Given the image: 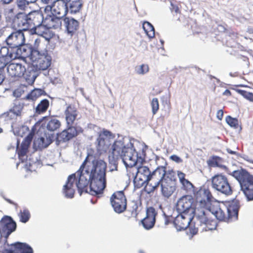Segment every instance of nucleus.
<instances>
[{"label": "nucleus", "instance_id": "1", "mask_svg": "<svg viewBox=\"0 0 253 253\" xmlns=\"http://www.w3.org/2000/svg\"><path fill=\"white\" fill-rule=\"evenodd\" d=\"M106 164L100 159L88 161L86 157L80 169L69 175L63 192L68 198L74 197L77 187L80 195L84 192L92 195L101 194L106 187Z\"/></svg>", "mask_w": 253, "mask_h": 253}, {"label": "nucleus", "instance_id": "2", "mask_svg": "<svg viewBox=\"0 0 253 253\" xmlns=\"http://www.w3.org/2000/svg\"><path fill=\"white\" fill-rule=\"evenodd\" d=\"M136 141L127 137H120L115 140L109 150L108 156L110 171L117 170L118 160H122L126 167H132L144 161L143 150L138 154L134 148Z\"/></svg>", "mask_w": 253, "mask_h": 253}, {"label": "nucleus", "instance_id": "3", "mask_svg": "<svg viewBox=\"0 0 253 253\" xmlns=\"http://www.w3.org/2000/svg\"><path fill=\"white\" fill-rule=\"evenodd\" d=\"M194 206L193 199L191 196L187 195L182 197L178 201L176 209L180 213H189L195 216L194 228L191 229V232L193 235H195L199 230L202 232L205 231L206 226L203 223L205 219V212Z\"/></svg>", "mask_w": 253, "mask_h": 253}, {"label": "nucleus", "instance_id": "4", "mask_svg": "<svg viewBox=\"0 0 253 253\" xmlns=\"http://www.w3.org/2000/svg\"><path fill=\"white\" fill-rule=\"evenodd\" d=\"M153 178L157 179L152 183V187L156 189L160 185L164 196L169 198L175 191L176 176L173 170L167 171L165 167H159L156 169Z\"/></svg>", "mask_w": 253, "mask_h": 253}, {"label": "nucleus", "instance_id": "5", "mask_svg": "<svg viewBox=\"0 0 253 253\" xmlns=\"http://www.w3.org/2000/svg\"><path fill=\"white\" fill-rule=\"evenodd\" d=\"M196 207L206 213L204 215L205 219L203 223L205 224V231L214 230L216 228V222L210 217V208L211 206V199L212 195L209 189L201 188L195 194Z\"/></svg>", "mask_w": 253, "mask_h": 253}, {"label": "nucleus", "instance_id": "6", "mask_svg": "<svg viewBox=\"0 0 253 253\" xmlns=\"http://www.w3.org/2000/svg\"><path fill=\"white\" fill-rule=\"evenodd\" d=\"M230 174L238 181L247 200L253 201V176L242 169L234 170Z\"/></svg>", "mask_w": 253, "mask_h": 253}, {"label": "nucleus", "instance_id": "7", "mask_svg": "<svg viewBox=\"0 0 253 253\" xmlns=\"http://www.w3.org/2000/svg\"><path fill=\"white\" fill-rule=\"evenodd\" d=\"M33 135L32 133H29L24 139L21 143L20 148L18 150L19 159L21 163H24V167L30 171H35L40 163L38 161H31L30 159L27 160V153L31 142L33 139Z\"/></svg>", "mask_w": 253, "mask_h": 253}, {"label": "nucleus", "instance_id": "8", "mask_svg": "<svg viewBox=\"0 0 253 253\" xmlns=\"http://www.w3.org/2000/svg\"><path fill=\"white\" fill-rule=\"evenodd\" d=\"M156 171V169L151 172L149 169L146 166H139L136 169V172L134 177L133 182L138 188L146 185L150 182V185L152 187V183L157 179L153 178V175Z\"/></svg>", "mask_w": 253, "mask_h": 253}, {"label": "nucleus", "instance_id": "9", "mask_svg": "<svg viewBox=\"0 0 253 253\" xmlns=\"http://www.w3.org/2000/svg\"><path fill=\"white\" fill-rule=\"evenodd\" d=\"M210 215H213L219 220L229 221L235 220L237 219L239 206L235 203H232L229 205L227 208L228 217H226L224 212L219 206L214 207L211 206L209 209Z\"/></svg>", "mask_w": 253, "mask_h": 253}, {"label": "nucleus", "instance_id": "10", "mask_svg": "<svg viewBox=\"0 0 253 253\" xmlns=\"http://www.w3.org/2000/svg\"><path fill=\"white\" fill-rule=\"evenodd\" d=\"M211 187L215 190L229 196L232 194V190L227 178L224 175L218 174L212 177Z\"/></svg>", "mask_w": 253, "mask_h": 253}, {"label": "nucleus", "instance_id": "11", "mask_svg": "<svg viewBox=\"0 0 253 253\" xmlns=\"http://www.w3.org/2000/svg\"><path fill=\"white\" fill-rule=\"evenodd\" d=\"M51 57L48 55L47 51L42 53L34 51L31 55L32 65L39 72L46 70L50 65Z\"/></svg>", "mask_w": 253, "mask_h": 253}, {"label": "nucleus", "instance_id": "12", "mask_svg": "<svg viewBox=\"0 0 253 253\" xmlns=\"http://www.w3.org/2000/svg\"><path fill=\"white\" fill-rule=\"evenodd\" d=\"M65 0H57L51 5H47L44 8V14H50L54 16L63 18L68 11Z\"/></svg>", "mask_w": 253, "mask_h": 253}, {"label": "nucleus", "instance_id": "13", "mask_svg": "<svg viewBox=\"0 0 253 253\" xmlns=\"http://www.w3.org/2000/svg\"><path fill=\"white\" fill-rule=\"evenodd\" d=\"M114 138V135L110 131L103 129L99 133L96 140V149L100 154L105 153L111 145V141Z\"/></svg>", "mask_w": 253, "mask_h": 253}, {"label": "nucleus", "instance_id": "14", "mask_svg": "<svg viewBox=\"0 0 253 253\" xmlns=\"http://www.w3.org/2000/svg\"><path fill=\"white\" fill-rule=\"evenodd\" d=\"M14 50L13 48H10V50L9 48L6 46H2L0 48V77L2 79L0 84L5 79L3 68L10 61L16 58Z\"/></svg>", "mask_w": 253, "mask_h": 253}, {"label": "nucleus", "instance_id": "15", "mask_svg": "<svg viewBox=\"0 0 253 253\" xmlns=\"http://www.w3.org/2000/svg\"><path fill=\"white\" fill-rule=\"evenodd\" d=\"M195 217L194 215L180 213L174 219L173 224L177 231H181L186 229L189 227L190 233L193 235L191 232V229L194 228V225H192L191 223L192 220Z\"/></svg>", "mask_w": 253, "mask_h": 253}, {"label": "nucleus", "instance_id": "16", "mask_svg": "<svg viewBox=\"0 0 253 253\" xmlns=\"http://www.w3.org/2000/svg\"><path fill=\"white\" fill-rule=\"evenodd\" d=\"M114 211L120 213L126 209V200L123 191L115 192L110 198Z\"/></svg>", "mask_w": 253, "mask_h": 253}, {"label": "nucleus", "instance_id": "17", "mask_svg": "<svg viewBox=\"0 0 253 253\" xmlns=\"http://www.w3.org/2000/svg\"><path fill=\"white\" fill-rule=\"evenodd\" d=\"M16 228V222L10 216H5L0 221V233L5 238H7Z\"/></svg>", "mask_w": 253, "mask_h": 253}, {"label": "nucleus", "instance_id": "18", "mask_svg": "<svg viewBox=\"0 0 253 253\" xmlns=\"http://www.w3.org/2000/svg\"><path fill=\"white\" fill-rule=\"evenodd\" d=\"M25 41L23 32L18 30L9 35L5 41L10 48L15 49V48L24 44Z\"/></svg>", "mask_w": 253, "mask_h": 253}, {"label": "nucleus", "instance_id": "19", "mask_svg": "<svg viewBox=\"0 0 253 253\" xmlns=\"http://www.w3.org/2000/svg\"><path fill=\"white\" fill-rule=\"evenodd\" d=\"M29 20L30 22L31 29L36 27V32L43 29L44 15L38 11H34L28 13Z\"/></svg>", "mask_w": 253, "mask_h": 253}, {"label": "nucleus", "instance_id": "20", "mask_svg": "<svg viewBox=\"0 0 253 253\" xmlns=\"http://www.w3.org/2000/svg\"><path fill=\"white\" fill-rule=\"evenodd\" d=\"M68 35L72 36L79 28L78 21L71 17H66L62 19V26Z\"/></svg>", "mask_w": 253, "mask_h": 253}, {"label": "nucleus", "instance_id": "21", "mask_svg": "<svg viewBox=\"0 0 253 253\" xmlns=\"http://www.w3.org/2000/svg\"><path fill=\"white\" fill-rule=\"evenodd\" d=\"M45 15L43 21V29H60L62 26V19L60 17L54 16L50 14H44Z\"/></svg>", "mask_w": 253, "mask_h": 253}, {"label": "nucleus", "instance_id": "22", "mask_svg": "<svg viewBox=\"0 0 253 253\" xmlns=\"http://www.w3.org/2000/svg\"><path fill=\"white\" fill-rule=\"evenodd\" d=\"M7 71L9 76L13 78H20L26 72L25 66L19 63H10L7 65Z\"/></svg>", "mask_w": 253, "mask_h": 253}, {"label": "nucleus", "instance_id": "23", "mask_svg": "<svg viewBox=\"0 0 253 253\" xmlns=\"http://www.w3.org/2000/svg\"><path fill=\"white\" fill-rule=\"evenodd\" d=\"M3 253H33V250L26 243L17 242L12 245L10 249L5 250Z\"/></svg>", "mask_w": 253, "mask_h": 253}, {"label": "nucleus", "instance_id": "24", "mask_svg": "<svg viewBox=\"0 0 253 253\" xmlns=\"http://www.w3.org/2000/svg\"><path fill=\"white\" fill-rule=\"evenodd\" d=\"M53 136L44 133L42 136L36 138L34 141V147L36 149H42L47 147L52 142Z\"/></svg>", "mask_w": 253, "mask_h": 253}, {"label": "nucleus", "instance_id": "25", "mask_svg": "<svg viewBox=\"0 0 253 253\" xmlns=\"http://www.w3.org/2000/svg\"><path fill=\"white\" fill-rule=\"evenodd\" d=\"M156 211L154 208L149 207L147 209L146 217L141 221L144 228L150 229L152 228L155 223Z\"/></svg>", "mask_w": 253, "mask_h": 253}, {"label": "nucleus", "instance_id": "26", "mask_svg": "<svg viewBox=\"0 0 253 253\" xmlns=\"http://www.w3.org/2000/svg\"><path fill=\"white\" fill-rule=\"evenodd\" d=\"M80 129L74 126H69L58 135V139L59 141H67L77 135Z\"/></svg>", "mask_w": 253, "mask_h": 253}, {"label": "nucleus", "instance_id": "27", "mask_svg": "<svg viewBox=\"0 0 253 253\" xmlns=\"http://www.w3.org/2000/svg\"><path fill=\"white\" fill-rule=\"evenodd\" d=\"M15 22L21 31L31 29L30 22L29 20L28 14L19 13L17 14Z\"/></svg>", "mask_w": 253, "mask_h": 253}, {"label": "nucleus", "instance_id": "28", "mask_svg": "<svg viewBox=\"0 0 253 253\" xmlns=\"http://www.w3.org/2000/svg\"><path fill=\"white\" fill-rule=\"evenodd\" d=\"M39 71L37 70L35 67L32 65L26 69V72L24 73L22 77L25 79L26 82L29 84H32L34 83L36 78L38 76Z\"/></svg>", "mask_w": 253, "mask_h": 253}, {"label": "nucleus", "instance_id": "29", "mask_svg": "<svg viewBox=\"0 0 253 253\" xmlns=\"http://www.w3.org/2000/svg\"><path fill=\"white\" fill-rule=\"evenodd\" d=\"M14 51L15 55H16V58L29 57L30 59H31L32 51L31 48L24 45V44L15 48Z\"/></svg>", "mask_w": 253, "mask_h": 253}, {"label": "nucleus", "instance_id": "30", "mask_svg": "<svg viewBox=\"0 0 253 253\" xmlns=\"http://www.w3.org/2000/svg\"><path fill=\"white\" fill-rule=\"evenodd\" d=\"M65 115L68 125H72L78 117L79 113L74 107L70 106L66 110Z\"/></svg>", "mask_w": 253, "mask_h": 253}, {"label": "nucleus", "instance_id": "31", "mask_svg": "<svg viewBox=\"0 0 253 253\" xmlns=\"http://www.w3.org/2000/svg\"><path fill=\"white\" fill-rule=\"evenodd\" d=\"M23 108V105L19 102H16L14 103V106L7 112V116L12 117V115L14 116H19L22 114Z\"/></svg>", "mask_w": 253, "mask_h": 253}, {"label": "nucleus", "instance_id": "32", "mask_svg": "<svg viewBox=\"0 0 253 253\" xmlns=\"http://www.w3.org/2000/svg\"><path fill=\"white\" fill-rule=\"evenodd\" d=\"M18 216L20 222L26 223L31 218V213L29 210L26 208H23L18 213Z\"/></svg>", "mask_w": 253, "mask_h": 253}, {"label": "nucleus", "instance_id": "33", "mask_svg": "<svg viewBox=\"0 0 253 253\" xmlns=\"http://www.w3.org/2000/svg\"><path fill=\"white\" fill-rule=\"evenodd\" d=\"M143 29L147 36L152 39L155 36V29L153 26L149 22L145 21L143 23Z\"/></svg>", "mask_w": 253, "mask_h": 253}, {"label": "nucleus", "instance_id": "34", "mask_svg": "<svg viewBox=\"0 0 253 253\" xmlns=\"http://www.w3.org/2000/svg\"><path fill=\"white\" fill-rule=\"evenodd\" d=\"M37 0H17L16 3L18 8L22 10H25L30 7V4L35 3Z\"/></svg>", "mask_w": 253, "mask_h": 253}, {"label": "nucleus", "instance_id": "35", "mask_svg": "<svg viewBox=\"0 0 253 253\" xmlns=\"http://www.w3.org/2000/svg\"><path fill=\"white\" fill-rule=\"evenodd\" d=\"M69 2V9L68 10L72 14L76 13L80 10L82 3L81 1H72Z\"/></svg>", "mask_w": 253, "mask_h": 253}, {"label": "nucleus", "instance_id": "36", "mask_svg": "<svg viewBox=\"0 0 253 253\" xmlns=\"http://www.w3.org/2000/svg\"><path fill=\"white\" fill-rule=\"evenodd\" d=\"M60 125V122L59 120L55 118H52L48 121L46 127L48 130L53 131L58 129Z\"/></svg>", "mask_w": 253, "mask_h": 253}, {"label": "nucleus", "instance_id": "37", "mask_svg": "<svg viewBox=\"0 0 253 253\" xmlns=\"http://www.w3.org/2000/svg\"><path fill=\"white\" fill-rule=\"evenodd\" d=\"M44 92V91L42 89H35L27 95L26 98L28 100L34 101L43 94Z\"/></svg>", "mask_w": 253, "mask_h": 253}, {"label": "nucleus", "instance_id": "38", "mask_svg": "<svg viewBox=\"0 0 253 253\" xmlns=\"http://www.w3.org/2000/svg\"><path fill=\"white\" fill-rule=\"evenodd\" d=\"M49 106V101L47 99H43L38 105L36 108V113L37 114H41L44 112Z\"/></svg>", "mask_w": 253, "mask_h": 253}, {"label": "nucleus", "instance_id": "39", "mask_svg": "<svg viewBox=\"0 0 253 253\" xmlns=\"http://www.w3.org/2000/svg\"><path fill=\"white\" fill-rule=\"evenodd\" d=\"M149 70L148 65L145 64L137 65L134 68L135 73L139 75H144L147 74Z\"/></svg>", "mask_w": 253, "mask_h": 253}, {"label": "nucleus", "instance_id": "40", "mask_svg": "<svg viewBox=\"0 0 253 253\" xmlns=\"http://www.w3.org/2000/svg\"><path fill=\"white\" fill-rule=\"evenodd\" d=\"M44 47V44L42 42H41L40 40L36 39L35 41L33 47L31 48L32 53L31 55L33 53L34 51H37L38 52L42 53L43 51V48Z\"/></svg>", "mask_w": 253, "mask_h": 253}, {"label": "nucleus", "instance_id": "41", "mask_svg": "<svg viewBox=\"0 0 253 253\" xmlns=\"http://www.w3.org/2000/svg\"><path fill=\"white\" fill-rule=\"evenodd\" d=\"M221 160L220 157L218 156H213L209 158L207 161V164L209 167H220L219 162Z\"/></svg>", "mask_w": 253, "mask_h": 253}, {"label": "nucleus", "instance_id": "42", "mask_svg": "<svg viewBox=\"0 0 253 253\" xmlns=\"http://www.w3.org/2000/svg\"><path fill=\"white\" fill-rule=\"evenodd\" d=\"M226 122L231 127H234V128H237L239 124H238V120L237 119L235 118H232L230 116H228L226 118Z\"/></svg>", "mask_w": 253, "mask_h": 253}, {"label": "nucleus", "instance_id": "43", "mask_svg": "<svg viewBox=\"0 0 253 253\" xmlns=\"http://www.w3.org/2000/svg\"><path fill=\"white\" fill-rule=\"evenodd\" d=\"M49 29H44L42 32V30L39 31V32H37L38 34L41 35L43 38H44L46 41H49L53 37V34L51 33L49 30Z\"/></svg>", "mask_w": 253, "mask_h": 253}, {"label": "nucleus", "instance_id": "44", "mask_svg": "<svg viewBox=\"0 0 253 253\" xmlns=\"http://www.w3.org/2000/svg\"><path fill=\"white\" fill-rule=\"evenodd\" d=\"M237 92L247 99L253 102V93L241 89H238Z\"/></svg>", "mask_w": 253, "mask_h": 253}, {"label": "nucleus", "instance_id": "45", "mask_svg": "<svg viewBox=\"0 0 253 253\" xmlns=\"http://www.w3.org/2000/svg\"><path fill=\"white\" fill-rule=\"evenodd\" d=\"M151 105L152 107V111L153 115L157 112L159 108L158 99L157 98H154L151 101Z\"/></svg>", "mask_w": 253, "mask_h": 253}, {"label": "nucleus", "instance_id": "46", "mask_svg": "<svg viewBox=\"0 0 253 253\" xmlns=\"http://www.w3.org/2000/svg\"><path fill=\"white\" fill-rule=\"evenodd\" d=\"M180 183L182 184V185L184 188L187 189L190 188L193 186L192 183L186 179Z\"/></svg>", "mask_w": 253, "mask_h": 253}, {"label": "nucleus", "instance_id": "47", "mask_svg": "<svg viewBox=\"0 0 253 253\" xmlns=\"http://www.w3.org/2000/svg\"><path fill=\"white\" fill-rule=\"evenodd\" d=\"M170 159L176 163H181L182 162V160L176 155H171L170 157Z\"/></svg>", "mask_w": 253, "mask_h": 253}, {"label": "nucleus", "instance_id": "48", "mask_svg": "<svg viewBox=\"0 0 253 253\" xmlns=\"http://www.w3.org/2000/svg\"><path fill=\"white\" fill-rule=\"evenodd\" d=\"M177 176L180 182L185 179V174L181 171H177Z\"/></svg>", "mask_w": 253, "mask_h": 253}, {"label": "nucleus", "instance_id": "49", "mask_svg": "<svg viewBox=\"0 0 253 253\" xmlns=\"http://www.w3.org/2000/svg\"><path fill=\"white\" fill-rule=\"evenodd\" d=\"M223 116V112L222 110H219L216 113V117L219 120H221Z\"/></svg>", "mask_w": 253, "mask_h": 253}, {"label": "nucleus", "instance_id": "50", "mask_svg": "<svg viewBox=\"0 0 253 253\" xmlns=\"http://www.w3.org/2000/svg\"><path fill=\"white\" fill-rule=\"evenodd\" d=\"M42 2L47 4V5H51L52 4L54 1H55V0H41Z\"/></svg>", "mask_w": 253, "mask_h": 253}, {"label": "nucleus", "instance_id": "51", "mask_svg": "<svg viewBox=\"0 0 253 253\" xmlns=\"http://www.w3.org/2000/svg\"><path fill=\"white\" fill-rule=\"evenodd\" d=\"M4 199L7 201L9 203L11 204H13V205L15 206V208L17 209V207H18V205L17 204L13 202L11 200H10V199H6V198H4Z\"/></svg>", "mask_w": 253, "mask_h": 253}, {"label": "nucleus", "instance_id": "52", "mask_svg": "<svg viewBox=\"0 0 253 253\" xmlns=\"http://www.w3.org/2000/svg\"><path fill=\"white\" fill-rule=\"evenodd\" d=\"M231 94V92L228 89H226L223 93V95L225 96H230Z\"/></svg>", "mask_w": 253, "mask_h": 253}, {"label": "nucleus", "instance_id": "53", "mask_svg": "<svg viewBox=\"0 0 253 253\" xmlns=\"http://www.w3.org/2000/svg\"><path fill=\"white\" fill-rule=\"evenodd\" d=\"M243 158H244L245 160H246V161H247L249 162L250 163H253V160L250 159V158H249V157H248V156H244V157H243Z\"/></svg>", "mask_w": 253, "mask_h": 253}, {"label": "nucleus", "instance_id": "54", "mask_svg": "<svg viewBox=\"0 0 253 253\" xmlns=\"http://www.w3.org/2000/svg\"><path fill=\"white\" fill-rule=\"evenodd\" d=\"M227 152L231 154H237V152L235 151H232L230 150L229 148H226Z\"/></svg>", "mask_w": 253, "mask_h": 253}, {"label": "nucleus", "instance_id": "55", "mask_svg": "<svg viewBox=\"0 0 253 253\" xmlns=\"http://www.w3.org/2000/svg\"><path fill=\"white\" fill-rule=\"evenodd\" d=\"M13 0H1L3 4H9Z\"/></svg>", "mask_w": 253, "mask_h": 253}, {"label": "nucleus", "instance_id": "56", "mask_svg": "<svg viewBox=\"0 0 253 253\" xmlns=\"http://www.w3.org/2000/svg\"><path fill=\"white\" fill-rule=\"evenodd\" d=\"M247 32L248 33H249L250 34H252L253 35V28H251V27H249L248 29H247Z\"/></svg>", "mask_w": 253, "mask_h": 253}, {"label": "nucleus", "instance_id": "57", "mask_svg": "<svg viewBox=\"0 0 253 253\" xmlns=\"http://www.w3.org/2000/svg\"><path fill=\"white\" fill-rule=\"evenodd\" d=\"M174 11L175 12H177L178 11V7H173Z\"/></svg>", "mask_w": 253, "mask_h": 253}, {"label": "nucleus", "instance_id": "58", "mask_svg": "<svg viewBox=\"0 0 253 253\" xmlns=\"http://www.w3.org/2000/svg\"><path fill=\"white\" fill-rule=\"evenodd\" d=\"M81 1V0H73V1ZM72 0H68V2H72Z\"/></svg>", "mask_w": 253, "mask_h": 253}, {"label": "nucleus", "instance_id": "59", "mask_svg": "<svg viewBox=\"0 0 253 253\" xmlns=\"http://www.w3.org/2000/svg\"><path fill=\"white\" fill-rule=\"evenodd\" d=\"M216 80H217V82H219V80L218 79H216Z\"/></svg>", "mask_w": 253, "mask_h": 253}, {"label": "nucleus", "instance_id": "60", "mask_svg": "<svg viewBox=\"0 0 253 253\" xmlns=\"http://www.w3.org/2000/svg\"><path fill=\"white\" fill-rule=\"evenodd\" d=\"M19 141H17V145H19Z\"/></svg>", "mask_w": 253, "mask_h": 253}, {"label": "nucleus", "instance_id": "61", "mask_svg": "<svg viewBox=\"0 0 253 253\" xmlns=\"http://www.w3.org/2000/svg\"><path fill=\"white\" fill-rule=\"evenodd\" d=\"M1 131V129L0 128V132Z\"/></svg>", "mask_w": 253, "mask_h": 253}]
</instances>
